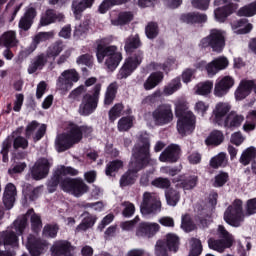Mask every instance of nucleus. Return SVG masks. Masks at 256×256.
Returning a JSON list of instances; mask_svg holds the SVG:
<instances>
[{
  "label": "nucleus",
  "instance_id": "cd10ccee",
  "mask_svg": "<svg viewBox=\"0 0 256 256\" xmlns=\"http://www.w3.org/2000/svg\"><path fill=\"white\" fill-rule=\"evenodd\" d=\"M75 142L70 139V137L64 132L58 134L55 139V149L58 153H65V151H69Z\"/></svg>",
  "mask_w": 256,
  "mask_h": 256
},
{
  "label": "nucleus",
  "instance_id": "5701e85b",
  "mask_svg": "<svg viewBox=\"0 0 256 256\" xmlns=\"http://www.w3.org/2000/svg\"><path fill=\"white\" fill-rule=\"evenodd\" d=\"M65 19V15L57 13L54 9H47L45 13L40 17L39 27H47L58 21L61 23Z\"/></svg>",
  "mask_w": 256,
  "mask_h": 256
},
{
  "label": "nucleus",
  "instance_id": "f3484780",
  "mask_svg": "<svg viewBox=\"0 0 256 256\" xmlns=\"http://www.w3.org/2000/svg\"><path fill=\"white\" fill-rule=\"evenodd\" d=\"M37 17V9L35 7H29L25 10L24 14L21 16L18 27L21 31H29L33 24L35 23V18Z\"/></svg>",
  "mask_w": 256,
  "mask_h": 256
},
{
  "label": "nucleus",
  "instance_id": "412c9836",
  "mask_svg": "<svg viewBox=\"0 0 256 256\" xmlns=\"http://www.w3.org/2000/svg\"><path fill=\"white\" fill-rule=\"evenodd\" d=\"M159 229L160 226L157 223L141 222L136 228V237L151 239Z\"/></svg>",
  "mask_w": 256,
  "mask_h": 256
},
{
  "label": "nucleus",
  "instance_id": "20e7f679",
  "mask_svg": "<svg viewBox=\"0 0 256 256\" xmlns=\"http://www.w3.org/2000/svg\"><path fill=\"white\" fill-rule=\"evenodd\" d=\"M63 49H65V44H63V40H57L53 42L46 50V52H42L35 56L31 64L28 66L29 75H33V73H37V71L43 70V68L50 64V67H53L55 63V59L63 53Z\"/></svg>",
  "mask_w": 256,
  "mask_h": 256
},
{
  "label": "nucleus",
  "instance_id": "c85d7f7f",
  "mask_svg": "<svg viewBox=\"0 0 256 256\" xmlns=\"http://www.w3.org/2000/svg\"><path fill=\"white\" fill-rule=\"evenodd\" d=\"M253 91V80H241L238 88L235 91V97L237 101H243L246 97L251 95Z\"/></svg>",
  "mask_w": 256,
  "mask_h": 256
},
{
  "label": "nucleus",
  "instance_id": "3c124183",
  "mask_svg": "<svg viewBox=\"0 0 256 256\" xmlns=\"http://www.w3.org/2000/svg\"><path fill=\"white\" fill-rule=\"evenodd\" d=\"M123 109H125V106H123L122 103L115 104L108 112V117L110 123H115L119 117H121V113H123Z\"/></svg>",
  "mask_w": 256,
  "mask_h": 256
},
{
  "label": "nucleus",
  "instance_id": "bf43d9fd",
  "mask_svg": "<svg viewBox=\"0 0 256 256\" xmlns=\"http://www.w3.org/2000/svg\"><path fill=\"white\" fill-rule=\"evenodd\" d=\"M57 233H59V225L57 224H47L43 228L44 237L55 239V237H57Z\"/></svg>",
  "mask_w": 256,
  "mask_h": 256
},
{
  "label": "nucleus",
  "instance_id": "4468645a",
  "mask_svg": "<svg viewBox=\"0 0 256 256\" xmlns=\"http://www.w3.org/2000/svg\"><path fill=\"white\" fill-rule=\"evenodd\" d=\"M51 164L47 158H40L31 169V176L34 181H41L49 175Z\"/></svg>",
  "mask_w": 256,
  "mask_h": 256
},
{
  "label": "nucleus",
  "instance_id": "58836bf2",
  "mask_svg": "<svg viewBox=\"0 0 256 256\" xmlns=\"http://www.w3.org/2000/svg\"><path fill=\"white\" fill-rule=\"evenodd\" d=\"M32 215H35V210H33V208L29 209L26 212V215L22 216L21 218H18L14 221L13 225H14V229L15 231H17L18 235H23V233H25V229H27V225H28V219L27 217Z\"/></svg>",
  "mask_w": 256,
  "mask_h": 256
},
{
  "label": "nucleus",
  "instance_id": "6e6552de",
  "mask_svg": "<svg viewBox=\"0 0 256 256\" xmlns=\"http://www.w3.org/2000/svg\"><path fill=\"white\" fill-rule=\"evenodd\" d=\"M26 249L31 256H41L47 253L49 242L33 234L27 236Z\"/></svg>",
  "mask_w": 256,
  "mask_h": 256
},
{
  "label": "nucleus",
  "instance_id": "5fc2aeb1",
  "mask_svg": "<svg viewBox=\"0 0 256 256\" xmlns=\"http://www.w3.org/2000/svg\"><path fill=\"white\" fill-rule=\"evenodd\" d=\"M181 229H183L185 233H191V231H195V223L193 222L189 214H185L182 216Z\"/></svg>",
  "mask_w": 256,
  "mask_h": 256
},
{
  "label": "nucleus",
  "instance_id": "ea45409f",
  "mask_svg": "<svg viewBox=\"0 0 256 256\" xmlns=\"http://www.w3.org/2000/svg\"><path fill=\"white\" fill-rule=\"evenodd\" d=\"M89 25H91V19L89 16H87L84 18L82 23L75 27L74 38L85 39V37H87V33L89 32Z\"/></svg>",
  "mask_w": 256,
  "mask_h": 256
},
{
  "label": "nucleus",
  "instance_id": "4c0bfd02",
  "mask_svg": "<svg viewBox=\"0 0 256 256\" xmlns=\"http://www.w3.org/2000/svg\"><path fill=\"white\" fill-rule=\"evenodd\" d=\"M41 193V187H33L31 184L24 185L22 189V195L24 197L25 203L27 201H37L39 199V195Z\"/></svg>",
  "mask_w": 256,
  "mask_h": 256
},
{
  "label": "nucleus",
  "instance_id": "79ce46f5",
  "mask_svg": "<svg viewBox=\"0 0 256 256\" xmlns=\"http://www.w3.org/2000/svg\"><path fill=\"white\" fill-rule=\"evenodd\" d=\"M61 181H63V176L58 169H56L51 178L47 181V189L48 193H55L57 191V187L61 186Z\"/></svg>",
  "mask_w": 256,
  "mask_h": 256
},
{
  "label": "nucleus",
  "instance_id": "13d9d810",
  "mask_svg": "<svg viewBox=\"0 0 256 256\" xmlns=\"http://www.w3.org/2000/svg\"><path fill=\"white\" fill-rule=\"evenodd\" d=\"M133 21L132 12H121L118 15V18L113 21V25H127Z\"/></svg>",
  "mask_w": 256,
  "mask_h": 256
},
{
  "label": "nucleus",
  "instance_id": "0e129e2a",
  "mask_svg": "<svg viewBox=\"0 0 256 256\" xmlns=\"http://www.w3.org/2000/svg\"><path fill=\"white\" fill-rule=\"evenodd\" d=\"M76 178H63V180L60 183V189L64 191V193H72L73 187L75 185Z\"/></svg>",
  "mask_w": 256,
  "mask_h": 256
},
{
  "label": "nucleus",
  "instance_id": "8fccbe9b",
  "mask_svg": "<svg viewBox=\"0 0 256 256\" xmlns=\"http://www.w3.org/2000/svg\"><path fill=\"white\" fill-rule=\"evenodd\" d=\"M122 167H123V161L121 160L110 161L106 165L105 174L107 175V177H115L114 173H117V171H119V169H121Z\"/></svg>",
  "mask_w": 256,
  "mask_h": 256
},
{
  "label": "nucleus",
  "instance_id": "de8ad7c7",
  "mask_svg": "<svg viewBox=\"0 0 256 256\" xmlns=\"http://www.w3.org/2000/svg\"><path fill=\"white\" fill-rule=\"evenodd\" d=\"M227 166V154L224 152L219 153L217 156L211 158L210 160V167L212 169H219V167H226Z\"/></svg>",
  "mask_w": 256,
  "mask_h": 256
},
{
  "label": "nucleus",
  "instance_id": "a211bd4d",
  "mask_svg": "<svg viewBox=\"0 0 256 256\" xmlns=\"http://www.w3.org/2000/svg\"><path fill=\"white\" fill-rule=\"evenodd\" d=\"M229 111H231V105L229 103H217L215 109L213 110V123L219 127H223V122L229 114Z\"/></svg>",
  "mask_w": 256,
  "mask_h": 256
},
{
  "label": "nucleus",
  "instance_id": "a18cd8bd",
  "mask_svg": "<svg viewBox=\"0 0 256 256\" xmlns=\"http://www.w3.org/2000/svg\"><path fill=\"white\" fill-rule=\"evenodd\" d=\"M87 191H89V186H87L81 178H76L71 194L74 195V197H81V195H85Z\"/></svg>",
  "mask_w": 256,
  "mask_h": 256
},
{
  "label": "nucleus",
  "instance_id": "dca6fc26",
  "mask_svg": "<svg viewBox=\"0 0 256 256\" xmlns=\"http://www.w3.org/2000/svg\"><path fill=\"white\" fill-rule=\"evenodd\" d=\"M181 157V147L177 144H171L160 154L161 163H177Z\"/></svg>",
  "mask_w": 256,
  "mask_h": 256
},
{
  "label": "nucleus",
  "instance_id": "72a5a7b5",
  "mask_svg": "<svg viewBox=\"0 0 256 256\" xmlns=\"http://www.w3.org/2000/svg\"><path fill=\"white\" fill-rule=\"evenodd\" d=\"M19 232L7 231L2 235V245L4 247H12V249L19 248Z\"/></svg>",
  "mask_w": 256,
  "mask_h": 256
},
{
  "label": "nucleus",
  "instance_id": "f257e3e1",
  "mask_svg": "<svg viewBox=\"0 0 256 256\" xmlns=\"http://www.w3.org/2000/svg\"><path fill=\"white\" fill-rule=\"evenodd\" d=\"M153 165L151 158V140L147 132H140L137 143L132 149V159L129 162L128 170L120 178V187H131L137 181L139 171Z\"/></svg>",
  "mask_w": 256,
  "mask_h": 256
},
{
  "label": "nucleus",
  "instance_id": "f03ea898",
  "mask_svg": "<svg viewBox=\"0 0 256 256\" xmlns=\"http://www.w3.org/2000/svg\"><path fill=\"white\" fill-rule=\"evenodd\" d=\"M124 43V51L128 57L120 68L117 79H127V77H131V75L135 73V70L143 63L145 57V52L141 50L143 42H141L139 34L130 35L126 38Z\"/></svg>",
  "mask_w": 256,
  "mask_h": 256
},
{
  "label": "nucleus",
  "instance_id": "ddd939ff",
  "mask_svg": "<svg viewBox=\"0 0 256 256\" xmlns=\"http://www.w3.org/2000/svg\"><path fill=\"white\" fill-rule=\"evenodd\" d=\"M172 183L176 184V187L183 189L184 191H192L199 184V176L182 174L172 179Z\"/></svg>",
  "mask_w": 256,
  "mask_h": 256
},
{
  "label": "nucleus",
  "instance_id": "774afa93",
  "mask_svg": "<svg viewBox=\"0 0 256 256\" xmlns=\"http://www.w3.org/2000/svg\"><path fill=\"white\" fill-rule=\"evenodd\" d=\"M213 89V82L206 81L197 85L196 93L197 95H209Z\"/></svg>",
  "mask_w": 256,
  "mask_h": 256
},
{
  "label": "nucleus",
  "instance_id": "b1692460",
  "mask_svg": "<svg viewBox=\"0 0 256 256\" xmlns=\"http://www.w3.org/2000/svg\"><path fill=\"white\" fill-rule=\"evenodd\" d=\"M227 67H229V60L221 56L208 63L206 65V71L210 77H213V75H217L218 71H223V69H227Z\"/></svg>",
  "mask_w": 256,
  "mask_h": 256
},
{
  "label": "nucleus",
  "instance_id": "a19ab883",
  "mask_svg": "<svg viewBox=\"0 0 256 256\" xmlns=\"http://www.w3.org/2000/svg\"><path fill=\"white\" fill-rule=\"evenodd\" d=\"M118 90L119 85H117V82H112L108 85L104 95V105H113V101H115L117 97Z\"/></svg>",
  "mask_w": 256,
  "mask_h": 256
},
{
  "label": "nucleus",
  "instance_id": "f8f14e48",
  "mask_svg": "<svg viewBox=\"0 0 256 256\" xmlns=\"http://www.w3.org/2000/svg\"><path fill=\"white\" fill-rule=\"evenodd\" d=\"M197 118L195 114H187L186 117L178 118L176 129L181 137H187L195 131Z\"/></svg>",
  "mask_w": 256,
  "mask_h": 256
},
{
  "label": "nucleus",
  "instance_id": "864d4df0",
  "mask_svg": "<svg viewBox=\"0 0 256 256\" xmlns=\"http://www.w3.org/2000/svg\"><path fill=\"white\" fill-rule=\"evenodd\" d=\"M145 34L148 39H156L159 35V24L157 22H149L145 27Z\"/></svg>",
  "mask_w": 256,
  "mask_h": 256
},
{
  "label": "nucleus",
  "instance_id": "c9c22d12",
  "mask_svg": "<svg viewBox=\"0 0 256 256\" xmlns=\"http://www.w3.org/2000/svg\"><path fill=\"white\" fill-rule=\"evenodd\" d=\"M65 133L71 139V141L74 142V145H77V143H81V141H83L81 126L77 125L76 123L69 122L68 130Z\"/></svg>",
  "mask_w": 256,
  "mask_h": 256
},
{
  "label": "nucleus",
  "instance_id": "393cba45",
  "mask_svg": "<svg viewBox=\"0 0 256 256\" xmlns=\"http://www.w3.org/2000/svg\"><path fill=\"white\" fill-rule=\"evenodd\" d=\"M180 21L186 23V25H199L207 23V16L199 12H188L180 15Z\"/></svg>",
  "mask_w": 256,
  "mask_h": 256
},
{
  "label": "nucleus",
  "instance_id": "2f4dec72",
  "mask_svg": "<svg viewBox=\"0 0 256 256\" xmlns=\"http://www.w3.org/2000/svg\"><path fill=\"white\" fill-rule=\"evenodd\" d=\"M163 79H165V75L163 74V72H152L144 82L145 91H151L152 89H155V87H157L159 83L163 82Z\"/></svg>",
  "mask_w": 256,
  "mask_h": 256
},
{
  "label": "nucleus",
  "instance_id": "338daca9",
  "mask_svg": "<svg viewBox=\"0 0 256 256\" xmlns=\"http://www.w3.org/2000/svg\"><path fill=\"white\" fill-rule=\"evenodd\" d=\"M133 127V117L125 116L118 121V131H129Z\"/></svg>",
  "mask_w": 256,
  "mask_h": 256
},
{
  "label": "nucleus",
  "instance_id": "1a4fd4ad",
  "mask_svg": "<svg viewBox=\"0 0 256 256\" xmlns=\"http://www.w3.org/2000/svg\"><path fill=\"white\" fill-rule=\"evenodd\" d=\"M140 211L142 215H156V213L161 211V201L151 192H145L140 205Z\"/></svg>",
  "mask_w": 256,
  "mask_h": 256
},
{
  "label": "nucleus",
  "instance_id": "603ef678",
  "mask_svg": "<svg viewBox=\"0 0 256 256\" xmlns=\"http://www.w3.org/2000/svg\"><path fill=\"white\" fill-rule=\"evenodd\" d=\"M238 15L239 17H253L256 15V1L240 8L238 10Z\"/></svg>",
  "mask_w": 256,
  "mask_h": 256
},
{
  "label": "nucleus",
  "instance_id": "c756f323",
  "mask_svg": "<svg viewBox=\"0 0 256 256\" xmlns=\"http://www.w3.org/2000/svg\"><path fill=\"white\" fill-rule=\"evenodd\" d=\"M19 45L17 40V33L13 30H8L0 36V47H6V49H13Z\"/></svg>",
  "mask_w": 256,
  "mask_h": 256
},
{
  "label": "nucleus",
  "instance_id": "6e6d98bb",
  "mask_svg": "<svg viewBox=\"0 0 256 256\" xmlns=\"http://www.w3.org/2000/svg\"><path fill=\"white\" fill-rule=\"evenodd\" d=\"M191 249L188 256H199L203 253V244H201V240L197 238H191Z\"/></svg>",
  "mask_w": 256,
  "mask_h": 256
},
{
  "label": "nucleus",
  "instance_id": "9b49d317",
  "mask_svg": "<svg viewBox=\"0 0 256 256\" xmlns=\"http://www.w3.org/2000/svg\"><path fill=\"white\" fill-rule=\"evenodd\" d=\"M79 72L75 69L64 70L58 77L57 86L61 91H70L73 88V83L79 81Z\"/></svg>",
  "mask_w": 256,
  "mask_h": 256
},
{
  "label": "nucleus",
  "instance_id": "423d86ee",
  "mask_svg": "<svg viewBox=\"0 0 256 256\" xmlns=\"http://www.w3.org/2000/svg\"><path fill=\"white\" fill-rule=\"evenodd\" d=\"M101 95V83H98L93 88V93H86L82 97V102L79 105V114L83 117H89L93 115L99 105V96Z\"/></svg>",
  "mask_w": 256,
  "mask_h": 256
},
{
  "label": "nucleus",
  "instance_id": "69168bd1",
  "mask_svg": "<svg viewBox=\"0 0 256 256\" xmlns=\"http://www.w3.org/2000/svg\"><path fill=\"white\" fill-rule=\"evenodd\" d=\"M31 229L33 233H39L43 228V221L41 220V216L37 214H32L30 217Z\"/></svg>",
  "mask_w": 256,
  "mask_h": 256
},
{
  "label": "nucleus",
  "instance_id": "a878e982",
  "mask_svg": "<svg viewBox=\"0 0 256 256\" xmlns=\"http://www.w3.org/2000/svg\"><path fill=\"white\" fill-rule=\"evenodd\" d=\"M17 196V187L13 183H8L3 194V205L6 210L13 209L15 205V197Z\"/></svg>",
  "mask_w": 256,
  "mask_h": 256
},
{
  "label": "nucleus",
  "instance_id": "0eeeda50",
  "mask_svg": "<svg viewBox=\"0 0 256 256\" xmlns=\"http://www.w3.org/2000/svg\"><path fill=\"white\" fill-rule=\"evenodd\" d=\"M224 221L230 227H241V223L245 221V213L243 212V200L235 199L224 212Z\"/></svg>",
  "mask_w": 256,
  "mask_h": 256
},
{
  "label": "nucleus",
  "instance_id": "49530a36",
  "mask_svg": "<svg viewBox=\"0 0 256 256\" xmlns=\"http://www.w3.org/2000/svg\"><path fill=\"white\" fill-rule=\"evenodd\" d=\"M164 241L169 251H173L174 253H177V251H179V236H177V234H167Z\"/></svg>",
  "mask_w": 256,
  "mask_h": 256
},
{
  "label": "nucleus",
  "instance_id": "37998d69",
  "mask_svg": "<svg viewBox=\"0 0 256 256\" xmlns=\"http://www.w3.org/2000/svg\"><path fill=\"white\" fill-rule=\"evenodd\" d=\"M165 198L167 205L171 207L177 206V203L181 200V193L179 190L170 187L169 189L165 190Z\"/></svg>",
  "mask_w": 256,
  "mask_h": 256
},
{
  "label": "nucleus",
  "instance_id": "2eb2a0df",
  "mask_svg": "<svg viewBox=\"0 0 256 256\" xmlns=\"http://www.w3.org/2000/svg\"><path fill=\"white\" fill-rule=\"evenodd\" d=\"M234 85L235 79L231 76H223L217 79L214 86L215 97H225Z\"/></svg>",
  "mask_w": 256,
  "mask_h": 256
},
{
  "label": "nucleus",
  "instance_id": "39448f33",
  "mask_svg": "<svg viewBox=\"0 0 256 256\" xmlns=\"http://www.w3.org/2000/svg\"><path fill=\"white\" fill-rule=\"evenodd\" d=\"M225 45V31L214 28L210 30L209 35L200 40L198 47L203 52L212 50L213 53H223Z\"/></svg>",
  "mask_w": 256,
  "mask_h": 256
},
{
  "label": "nucleus",
  "instance_id": "7c9ffc66",
  "mask_svg": "<svg viewBox=\"0 0 256 256\" xmlns=\"http://www.w3.org/2000/svg\"><path fill=\"white\" fill-rule=\"evenodd\" d=\"M243 121H245L243 115L230 112L223 121L222 127H225V129H237V127H241Z\"/></svg>",
  "mask_w": 256,
  "mask_h": 256
},
{
  "label": "nucleus",
  "instance_id": "bb28decb",
  "mask_svg": "<svg viewBox=\"0 0 256 256\" xmlns=\"http://www.w3.org/2000/svg\"><path fill=\"white\" fill-rule=\"evenodd\" d=\"M234 11H237V5L229 3L215 9L214 16L218 23H225V21H227V17L233 15Z\"/></svg>",
  "mask_w": 256,
  "mask_h": 256
},
{
  "label": "nucleus",
  "instance_id": "09e8293b",
  "mask_svg": "<svg viewBox=\"0 0 256 256\" xmlns=\"http://www.w3.org/2000/svg\"><path fill=\"white\" fill-rule=\"evenodd\" d=\"M12 145L13 141L9 136L2 142L0 155H2L3 163H9V151L11 150Z\"/></svg>",
  "mask_w": 256,
  "mask_h": 256
},
{
  "label": "nucleus",
  "instance_id": "6ab92c4d",
  "mask_svg": "<svg viewBox=\"0 0 256 256\" xmlns=\"http://www.w3.org/2000/svg\"><path fill=\"white\" fill-rule=\"evenodd\" d=\"M53 37H55V33L53 32H39L34 36L33 41L29 45V47H27L22 52V55H24V57H29V55H31V53H33L37 49L39 43L49 41V39H53Z\"/></svg>",
  "mask_w": 256,
  "mask_h": 256
},
{
  "label": "nucleus",
  "instance_id": "9d476101",
  "mask_svg": "<svg viewBox=\"0 0 256 256\" xmlns=\"http://www.w3.org/2000/svg\"><path fill=\"white\" fill-rule=\"evenodd\" d=\"M152 119L154 120L155 125H169V123L173 121V110L171 109V105H159L152 112Z\"/></svg>",
  "mask_w": 256,
  "mask_h": 256
},
{
  "label": "nucleus",
  "instance_id": "7ed1b4c3",
  "mask_svg": "<svg viewBox=\"0 0 256 256\" xmlns=\"http://www.w3.org/2000/svg\"><path fill=\"white\" fill-rule=\"evenodd\" d=\"M96 58L98 63H105L109 71H115L123 61V54L116 45H111L109 39L96 40Z\"/></svg>",
  "mask_w": 256,
  "mask_h": 256
},
{
  "label": "nucleus",
  "instance_id": "c03bdc74",
  "mask_svg": "<svg viewBox=\"0 0 256 256\" xmlns=\"http://www.w3.org/2000/svg\"><path fill=\"white\" fill-rule=\"evenodd\" d=\"M256 159V148L254 146H250L246 148L239 159L240 163L244 165V167H247L251 163V161H254Z\"/></svg>",
  "mask_w": 256,
  "mask_h": 256
},
{
  "label": "nucleus",
  "instance_id": "473e14b6",
  "mask_svg": "<svg viewBox=\"0 0 256 256\" xmlns=\"http://www.w3.org/2000/svg\"><path fill=\"white\" fill-rule=\"evenodd\" d=\"M84 217L81 223L77 226V231H87L93 229L95 223H97V216L89 213V211H84L81 215Z\"/></svg>",
  "mask_w": 256,
  "mask_h": 256
},
{
  "label": "nucleus",
  "instance_id": "4be33fe9",
  "mask_svg": "<svg viewBox=\"0 0 256 256\" xmlns=\"http://www.w3.org/2000/svg\"><path fill=\"white\" fill-rule=\"evenodd\" d=\"M94 4L95 0H73L71 9L75 19L81 21L83 12L86 11V9H91Z\"/></svg>",
  "mask_w": 256,
  "mask_h": 256
},
{
  "label": "nucleus",
  "instance_id": "4d7b16f0",
  "mask_svg": "<svg viewBox=\"0 0 256 256\" xmlns=\"http://www.w3.org/2000/svg\"><path fill=\"white\" fill-rule=\"evenodd\" d=\"M229 181V173L220 171L215 177L213 182V187H225Z\"/></svg>",
  "mask_w": 256,
  "mask_h": 256
},
{
  "label": "nucleus",
  "instance_id": "e2e57ef3",
  "mask_svg": "<svg viewBox=\"0 0 256 256\" xmlns=\"http://www.w3.org/2000/svg\"><path fill=\"white\" fill-rule=\"evenodd\" d=\"M77 65H85V67H88V69H93V55L86 53L80 55L76 59Z\"/></svg>",
  "mask_w": 256,
  "mask_h": 256
},
{
  "label": "nucleus",
  "instance_id": "680f3d73",
  "mask_svg": "<svg viewBox=\"0 0 256 256\" xmlns=\"http://www.w3.org/2000/svg\"><path fill=\"white\" fill-rule=\"evenodd\" d=\"M151 185L157 189H165L167 191L171 187V180L169 178L158 177L151 182Z\"/></svg>",
  "mask_w": 256,
  "mask_h": 256
},
{
  "label": "nucleus",
  "instance_id": "aec40b11",
  "mask_svg": "<svg viewBox=\"0 0 256 256\" xmlns=\"http://www.w3.org/2000/svg\"><path fill=\"white\" fill-rule=\"evenodd\" d=\"M73 245L67 240H59L50 249L52 256H73Z\"/></svg>",
  "mask_w": 256,
  "mask_h": 256
},
{
  "label": "nucleus",
  "instance_id": "f704fd0d",
  "mask_svg": "<svg viewBox=\"0 0 256 256\" xmlns=\"http://www.w3.org/2000/svg\"><path fill=\"white\" fill-rule=\"evenodd\" d=\"M225 141V135L221 130H212L208 137L205 139L207 147H219Z\"/></svg>",
  "mask_w": 256,
  "mask_h": 256
},
{
  "label": "nucleus",
  "instance_id": "052dcab7",
  "mask_svg": "<svg viewBox=\"0 0 256 256\" xmlns=\"http://www.w3.org/2000/svg\"><path fill=\"white\" fill-rule=\"evenodd\" d=\"M181 87V78L176 77L174 78L171 83L168 84L164 88L165 95H173L176 91H179V88Z\"/></svg>",
  "mask_w": 256,
  "mask_h": 256
},
{
  "label": "nucleus",
  "instance_id": "e433bc0d",
  "mask_svg": "<svg viewBox=\"0 0 256 256\" xmlns=\"http://www.w3.org/2000/svg\"><path fill=\"white\" fill-rule=\"evenodd\" d=\"M208 247L213 251H218V253H223L225 249H229V247H233V242H229V240L223 239H215L210 238L208 239Z\"/></svg>",
  "mask_w": 256,
  "mask_h": 256
}]
</instances>
